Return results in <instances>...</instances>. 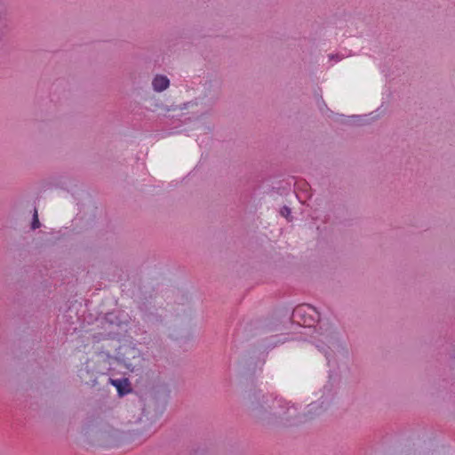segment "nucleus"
Listing matches in <instances>:
<instances>
[{
    "mask_svg": "<svg viewBox=\"0 0 455 455\" xmlns=\"http://www.w3.org/2000/svg\"><path fill=\"white\" fill-rule=\"evenodd\" d=\"M250 407L259 414L261 412H269L275 418H279L287 422L296 419L298 417V409L294 404L283 398L273 397L269 395H264L261 391H255L248 395Z\"/></svg>",
    "mask_w": 455,
    "mask_h": 455,
    "instance_id": "f257e3e1",
    "label": "nucleus"
},
{
    "mask_svg": "<svg viewBox=\"0 0 455 455\" xmlns=\"http://www.w3.org/2000/svg\"><path fill=\"white\" fill-rule=\"evenodd\" d=\"M170 85V80L167 76L163 75H157L154 77L152 81V86L154 91L157 92H164Z\"/></svg>",
    "mask_w": 455,
    "mask_h": 455,
    "instance_id": "f03ea898",
    "label": "nucleus"
},
{
    "mask_svg": "<svg viewBox=\"0 0 455 455\" xmlns=\"http://www.w3.org/2000/svg\"><path fill=\"white\" fill-rule=\"evenodd\" d=\"M111 384L116 387L118 393L120 395H125L128 394L130 389V384L128 382L127 379H110Z\"/></svg>",
    "mask_w": 455,
    "mask_h": 455,
    "instance_id": "7ed1b4c3",
    "label": "nucleus"
},
{
    "mask_svg": "<svg viewBox=\"0 0 455 455\" xmlns=\"http://www.w3.org/2000/svg\"><path fill=\"white\" fill-rule=\"evenodd\" d=\"M307 310H311V311H314L315 314H317L312 307H310L308 305H305V306H300V307H296L293 310L292 317L295 320H297L299 317H302L304 315V314L307 312Z\"/></svg>",
    "mask_w": 455,
    "mask_h": 455,
    "instance_id": "20e7f679",
    "label": "nucleus"
},
{
    "mask_svg": "<svg viewBox=\"0 0 455 455\" xmlns=\"http://www.w3.org/2000/svg\"><path fill=\"white\" fill-rule=\"evenodd\" d=\"M40 227V222H39V219H38V214H37V211L36 209L34 210V214H33V220H32V222H31V228L33 230L38 228Z\"/></svg>",
    "mask_w": 455,
    "mask_h": 455,
    "instance_id": "39448f33",
    "label": "nucleus"
},
{
    "mask_svg": "<svg viewBox=\"0 0 455 455\" xmlns=\"http://www.w3.org/2000/svg\"><path fill=\"white\" fill-rule=\"evenodd\" d=\"M124 361L126 368L129 369L131 371H135L139 370V368H138L139 363H129V362H126L125 359Z\"/></svg>",
    "mask_w": 455,
    "mask_h": 455,
    "instance_id": "423d86ee",
    "label": "nucleus"
},
{
    "mask_svg": "<svg viewBox=\"0 0 455 455\" xmlns=\"http://www.w3.org/2000/svg\"><path fill=\"white\" fill-rule=\"evenodd\" d=\"M281 215L285 217L286 219L289 218V216L291 215V209L288 207V206H283L282 209H281Z\"/></svg>",
    "mask_w": 455,
    "mask_h": 455,
    "instance_id": "0eeeda50",
    "label": "nucleus"
},
{
    "mask_svg": "<svg viewBox=\"0 0 455 455\" xmlns=\"http://www.w3.org/2000/svg\"><path fill=\"white\" fill-rule=\"evenodd\" d=\"M312 322H315V320L312 317H310L309 320L305 319L301 324L310 326L312 324Z\"/></svg>",
    "mask_w": 455,
    "mask_h": 455,
    "instance_id": "6e6552de",
    "label": "nucleus"
},
{
    "mask_svg": "<svg viewBox=\"0 0 455 455\" xmlns=\"http://www.w3.org/2000/svg\"><path fill=\"white\" fill-rule=\"evenodd\" d=\"M137 360H138V363H140V361H142V358L140 357V355H138Z\"/></svg>",
    "mask_w": 455,
    "mask_h": 455,
    "instance_id": "1a4fd4ad",
    "label": "nucleus"
},
{
    "mask_svg": "<svg viewBox=\"0 0 455 455\" xmlns=\"http://www.w3.org/2000/svg\"><path fill=\"white\" fill-rule=\"evenodd\" d=\"M312 408H315V403H310V405Z\"/></svg>",
    "mask_w": 455,
    "mask_h": 455,
    "instance_id": "9d476101",
    "label": "nucleus"
}]
</instances>
